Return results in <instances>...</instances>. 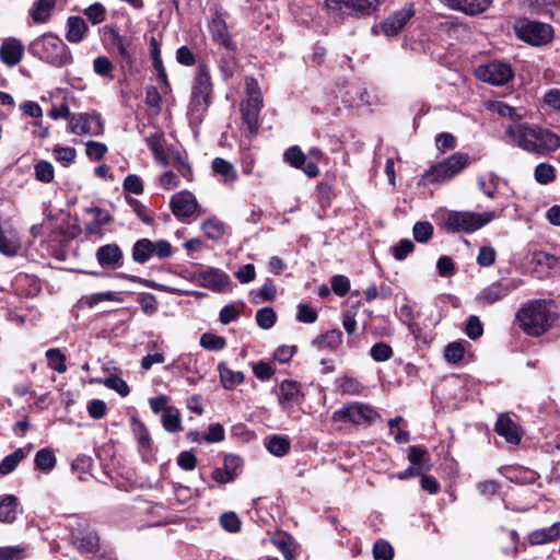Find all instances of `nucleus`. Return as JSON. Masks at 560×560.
<instances>
[{"label": "nucleus", "mask_w": 560, "mask_h": 560, "mask_svg": "<svg viewBox=\"0 0 560 560\" xmlns=\"http://www.w3.org/2000/svg\"><path fill=\"white\" fill-rule=\"evenodd\" d=\"M373 556L375 560H393V547L384 540H378L373 546Z\"/></svg>", "instance_id": "nucleus-62"}, {"label": "nucleus", "mask_w": 560, "mask_h": 560, "mask_svg": "<svg viewBox=\"0 0 560 560\" xmlns=\"http://www.w3.org/2000/svg\"><path fill=\"white\" fill-rule=\"evenodd\" d=\"M497 257L495 249L492 246H482L477 256V264L480 267H490L494 264Z\"/></svg>", "instance_id": "nucleus-64"}, {"label": "nucleus", "mask_w": 560, "mask_h": 560, "mask_svg": "<svg viewBox=\"0 0 560 560\" xmlns=\"http://www.w3.org/2000/svg\"><path fill=\"white\" fill-rule=\"evenodd\" d=\"M31 55L52 67L61 68L72 62V55L65 42L51 33L44 34L31 42Z\"/></svg>", "instance_id": "nucleus-3"}, {"label": "nucleus", "mask_w": 560, "mask_h": 560, "mask_svg": "<svg viewBox=\"0 0 560 560\" xmlns=\"http://www.w3.org/2000/svg\"><path fill=\"white\" fill-rule=\"evenodd\" d=\"M212 171L221 177L224 184H233L237 180L238 175L234 165L222 158H215L212 161Z\"/></svg>", "instance_id": "nucleus-29"}, {"label": "nucleus", "mask_w": 560, "mask_h": 560, "mask_svg": "<svg viewBox=\"0 0 560 560\" xmlns=\"http://www.w3.org/2000/svg\"><path fill=\"white\" fill-rule=\"evenodd\" d=\"M415 15L412 4L405 5L382 23V30L386 36H396Z\"/></svg>", "instance_id": "nucleus-16"}, {"label": "nucleus", "mask_w": 560, "mask_h": 560, "mask_svg": "<svg viewBox=\"0 0 560 560\" xmlns=\"http://www.w3.org/2000/svg\"><path fill=\"white\" fill-rule=\"evenodd\" d=\"M170 207L178 220L192 217L198 209V201L195 195L188 190H182L172 196Z\"/></svg>", "instance_id": "nucleus-13"}, {"label": "nucleus", "mask_w": 560, "mask_h": 560, "mask_svg": "<svg viewBox=\"0 0 560 560\" xmlns=\"http://www.w3.org/2000/svg\"><path fill=\"white\" fill-rule=\"evenodd\" d=\"M199 343L209 351H220L225 348L226 340L222 336L205 332L201 335Z\"/></svg>", "instance_id": "nucleus-47"}, {"label": "nucleus", "mask_w": 560, "mask_h": 560, "mask_svg": "<svg viewBox=\"0 0 560 560\" xmlns=\"http://www.w3.org/2000/svg\"><path fill=\"white\" fill-rule=\"evenodd\" d=\"M19 499L13 494H5L0 498V522L13 523L21 513Z\"/></svg>", "instance_id": "nucleus-25"}, {"label": "nucleus", "mask_w": 560, "mask_h": 560, "mask_svg": "<svg viewBox=\"0 0 560 560\" xmlns=\"http://www.w3.org/2000/svg\"><path fill=\"white\" fill-rule=\"evenodd\" d=\"M465 334L468 338L476 340L483 335V325L480 322L479 317L476 315H470L467 319Z\"/></svg>", "instance_id": "nucleus-57"}, {"label": "nucleus", "mask_w": 560, "mask_h": 560, "mask_svg": "<svg viewBox=\"0 0 560 560\" xmlns=\"http://www.w3.org/2000/svg\"><path fill=\"white\" fill-rule=\"evenodd\" d=\"M75 154V150L71 147L56 145L54 148L55 159L65 166H68L73 162Z\"/></svg>", "instance_id": "nucleus-59"}, {"label": "nucleus", "mask_w": 560, "mask_h": 560, "mask_svg": "<svg viewBox=\"0 0 560 560\" xmlns=\"http://www.w3.org/2000/svg\"><path fill=\"white\" fill-rule=\"evenodd\" d=\"M315 342L329 350H336L342 342V332L339 329H331L316 338Z\"/></svg>", "instance_id": "nucleus-42"}, {"label": "nucleus", "mask_w": 560, "mask_h": 560, "mask_svg": "<svg viewBox=\"0 0 560 560\" xmlns=\"http://www.w3.org/2000/svg\"><path fill=\"white\" fill-rule=\"evenodd\" d=\"M301 395L300 384L295 381H282L278 389V402L280 407L288 410L299 401Z\"/></svg>", "instance_id": "nucleus-22"}, {"label": "nucleus", "mask_w": 560, "mask_h": 560, "mask_svg": "<svg viewBox=\"0 0 560 560\" xmlns=\"http://www.w3.org/2000/svg\"><path fill=\"white\" fill-rule=\"evenodd\" d=\"M98 265L104 269H118L124 265V254L117 244L101 246L95 254Z\"/></svg>", "instance_id": "nucleus-17"}, {"label": "nucleus", "mask_w": 560, "mask_h": 560, "mask_svg": "<svg viewBox=\"0 0 560 560\" xmlns=\"http://www.w3.org/2000/svg\"><path fill=\"white\" fill-rule=\"evenodd\" d=\"M104 385L117 392L121 396H127L130 392L128 384L121 377L112 375L104 381Z\"/></svg>", "instance_id": "nucleus-63"}, {"label": "nucleus", "mask_w": 560, "mask_h": 560, "mask_svg": "<svg viewBox=\"0 0 560 560\" xmlns=\"http://www.w3.org/2000/svg\"><path fill=\"white\" fill-rule=\"evenodd\" d=\"M218 370L222 385L226 389H232L244 381V375L240 371L229 369L224 363H219Z\"/></svg>", "instance_id": "nucleus-35"}, {"label": "nucleus", "mask_w": 560, "mask_h": 560, "mask_svg": "<svg viewBox=\"0 0 560 560\" xmlns=\"http://www.w3.org/2000/svg\"><path fill=\"white\" fill-rule=\"evenodd\" d=\"M72 541L81 553H95L100 549L98 535L90 527L73 533Z\"/></svg>", "instance_id": "nucleus-19"}, {"label": "nucleus", "mask_w": 560, "mask_h": 560, "mask_svg": "<svg viewBox=\"0 0 560 560\" xmlns=\"http://www.w3.org/2000/svg\"><path fill=\"white\" fill-rule=\"evenodd\" d=\"M370 355L376 362H385L393 357V349L385 342H377L370 349Z\"/></svg>", "instance_id": "nucleus-56"}, {"label": "nucleus", "mask_w": 560, "mask_h": 560, "mask_svg": "<svg viewBox=\"0 0 560 560\" xmlns=\"http://www.w3.org/2000/svg\"><path fill=\"white\" fill-rule=\"evenodd\" d=\"M276 313L271 307H262L256 313L257 325L262 329H270L276 323Z\"/></svg>", "instance_id": "nucleus-55"}, {"label": "nucleus", "mask_w": 560, "mask_h": 560, "mask_svg": "<svg viewBox=\"0 0 560 560\" xmlns=\"http://www.w3.org/2000/svg\"><path fill=\"white\" fill-rule=\"evenodd\" d=\"M272 544L285 560H294L296 544L292 536L287 533H278L273 536Z\"/></svg>", "instance_id": "nucleus-30"}, {"label": "nucleus", "mask_w": 560, "mask_h": 560, "mask_svg": "<svg viewBox=\"0 0 560 560\" xmlns=\"http://www.w3.org/2000/svg\"><path fill=\"white\" fill-rule=\"evenodd\" d=\"M284 161L295 168H302L306 156L298 145L289 148L283 154Z\"/></svg>", "instance_id": "nucleus-54"}, {"label": "nucleus", "mask_w": 560, "mask_h": 560, "mask_svg": "<svg viewBox=\"0 0 560 560\" xmlns=\"http://www.w3.org/2000/svg\"><path fill=\"white\" fill-rule=\"evenodd\" d=\"M500 178L492 172L482 174L478 178V187L489 198H494Z\"/></svg>", "instance_id": "nucleus-38"}, {"label": "nucleus", "mask_w": 560, "mask_h": 560, "mask_svg": "<svg viewBox=\"0 0 560 560\" xmlns=\"http://www.w3.org/2000/svg\"><path fill=\"white\" fill-rule=\"evenodd\" d=\"M560 538V522L549 527L533 530L528 534V542L533 546L552 542Z\"/></svg>", "instance_id": "nucleus-27"}, {"label": "nucleus", "mask_w": 560, "mask_h": 560, "mask_svg": "<svg viewBox=\"0 0 560 560\" xmlns=\"http://www.w3.org/2000/svg\"><path fill=\"white\" fill-rule=\"evenodd\" d=\"M201 229L210 240H220L225 234V224L214 218L205 221Z\"/></svg>", "instance_id": "nucleus-46"}, {"label": "nucleus", "mask_w": 560, "mask_h": 560, "mask_svg": "<svg viewBox=\"0 0 560 560\" xmlns=\"http://www.w3.org/2000/svg\"><path fill=\"white\" fill-rule=\"evenodd\" d=\"M212 82L209 69L200 63L191 88V97L188 107L190 119L200 122L211 104Z\"/></svg>", "instance_id": "nucleus-4"}, {"label": "nucleus", "mask_w": 560, "mask_h": 560, "mask_svg": "<svg viewBox=\"0 0 560 560\" xmlns=\"http://www.w3.org/2000/svg\"><path fill=\"white\" fill-rule=\"evenodd\" d=\"M505 135L528 153L547 155L560 149V136L537 125L514 122L505 128Z\"/></svg>", "instance_id": "nucleus-1"}, {"label": "nucleus", "mask_w": 560, "mask_h": 560, "mask_svg": "<svg viewBox=\"0 0 560 560\" xmlns=\"http://www.w3.org/2000/svg\"><path fill=\"white\" fill-rule=\"evenodd\" d=\"M468 164V155L455 153L445 161L432 166L423 178L431 184L445 183L459 174Z\"/></svg>", "instance_id": "nucleus-7"}, {"label": "nucleus", "mask_w": 560, "mask_h": 560, "mask_svg": "<svg viewBox=\"0 0 560 560\" xmlns=\"http://www.w3.org/2000/svg\"><path fill=\"white\" fill-rule=\"evenodd\" d=\"M24 56V45L15 37L3 39L0 45V60L8 67L19 65Z\"/></svg>", "instance_id": "nucleus-18"}, {"label": "nucleus", "mask_w": 560, "mask_h": 560, "mask_svg": "<svg viewBox=\"0 0 560 560\" xmlns=\"http://www.w3.org/2000/svg\"><path fill=\"white\" fill-rule=\"evenodd\" d=\"M103 301L121 302L120 293L115 291L98 292L82 298V302L89 307H94Z\"/></svg>", "instance_id": "nucleus-44"}, {"label": "nucleus", "mask_w": 560, "mask_h": 560, "mask_svg": "<svg viewBox=\"0 0 560 560\" xmlns=\"http://www.w3.org/2000/svg\"><path fill=\"white\" fill-rule=\"evenodd\" d=\"M534 178L540 185H548L556 179V168L549 163H539L535 167Z\"/></svg>", "instance_id": "nucleus-45"}, {"label": "nucleus", "mask_w": 560, "mask_h": 560, "mask_svg": "<svg viewBox=\"0 0 560 560\" xmlns=\"http://www.w3.org/2000/svg\"><path fill=\"white\" fill-rule=\"evenodd\" d=\"M476 73L481 81L492 85H504L514 77L511 66L498 60L479 67Z\"/></svg>", "instance_id": "nucleus-12"}, {"label": "nucleus", "mask_w": 560, "mask_h": 560, "mask_svg": "<svg viewBox=\"0 0 560 560\" xmlns=\"http://www.w3.org/2000/svg\"><path fill=\"white\" fill-rule=\"evenodd\" d=\"M48 368L57 373H65L67 371L66 355L58 348L48 349L45 353Z\"/></svg>", "instance_id": "nucleus-41"}, {"label": "nucleus", "mask_w": 560, "mask_h": 560, "mask_svg": "<svg viewBox=\"0 0 560 560\" xmlns=\"http://www.w3.org/2000/svg\"><path fill=\"white\" fill-rule=\"evenodd\" d=\"M377 5L378 0H326L327 9L340 15H370Z\"/></svg>", "instance_id": "nucleus-11"}, {"label": "nucleus", "mask_w": 560, "mask_h": 560, "mask_svg": "<svg viewBox=\"0 0 560 560\" xmlns=\"http://www.w3.org/2000/svg\"><path fill=\"white\" fill-rule=\"evenodd\" d=\"M266 447L270 454L282 457L290 450V441L281 435H272L266 441Z\"/></svg>", "instance_id": "nucleus-40"}, {"label": "nucleus", "mask_w": 560, "mask_h": 560, "mask_svg": "<svg viewBox=\"0 0 560 560\" xmlns=\"http://www.w3.org/2000/svg\"><path fill=\"white\" fill-rule=\"evenodd\" d=\"M335 385L341 395L357 396L360 395L364 389V386L361 384V382L349 375H343L337 378L335 381Z\"/></svg>", "instance_id": "nucleus-33"}, {"label": "nucleus", "mask_w": 560, "mask_h": 560, "mask_svg": "<svg viewBox=\"0 0 560 560\" xmlns=\"http://www.w3.org/2000/svg\"><path fill=\"white\" fill-rule=\"evenodd\" d=\"M68 31L66 34L70 43H80L88 31L86 23L80 16H70L67 22Z\"/></svg>", "instance_id": "nucleus-31"}, {"label": "nucleus", "mask_w": 560, "mask_h": 560, "mask_svg": "<svg viewBox=\"0 0 560 560\" xmlns=\"http://www.w3.org/2000/svg\"><path fill=\"white\" fill-rule=\"evenodd\" d=\"M201 283L215 292H222L230 285V277L220 269L208 268L199 275Z\"/></svg>", "instance_id": "nucleus-21"}, {"label": "nucleus", "mask_w": 560, "mask_h": 560, "mask_svg": "<svg viewBox=\"0 0 560 560\" xmlns=\"http://www.w3.org/2000/svg\"><path fill=\"white\" fill-rule=\"evenodd\" d=\"M241 168L242 173L246 176L252 175L254 173V167L256 164V158L250 152L248 148H242L241 150Z\"/></svg>", "instance_id": "nucleus-61"}, {"label": "nucleus", "mask_w": 560, "mask_h": 560, "mask_svg": "<svg viewBox=\"0 0 560 560\" xmlns=\"http://www.w3.org/2000/svg\"><path fill=\"white\" fill-rule=\"evenodd\" d=\"M509 478L514 482L528 485L535 482L538 478V475L532 469L520 467L510 470Z\"/></svg>", "instance_id": "nucleus-48"}, {"label": "nucleus", "mask_w": 560, "mask_h": 560, "mask_svg": "<svg viewBox=\"0 0 560 560\" xmlns=\"http://www.w3.org/2000/svg\"><path fill=\"white\" fill-rule=\"evenodd\" d=\"M209 28L214 43L222 46L228 51L235 49V44L230 36L226 23L219 13H215L212 18Z\"/></svg>", "instance_id": "nucleus-20"}, {"label": "nucleus", "mask_w": 560, "mask_h": 560, "mask_svg": "<svg viewBox=\"0 0 560 560\" xmlns=\"http://www.w3.org/2000/svg\"><path fill=\"white\" fill-rule=\"evenodd\" d=\"M261 107L262 102H257V98L245 100L241 104L242 119L248 137H254L258 132Z\"/></svg>", "instance_id": "nucleus-15"}, {"label": "nucleus", "mask_w": 560, "mask_h": 560, "mask_svg": "<svg viewBox=\"0 0 560 560\" xmlns=\"http://www.w3.org/2000/svg\"><path fill=\"white\" fill-rule=\"evenodd\" d=\"M495 218V212L485 211H447L443 217L442 228L452 233H474Z\"/></svg>", "instance_id": "nucleus-5"}, {"label": "nucleus", "mask_w": 560, "mask_h": 560, "mask_svg": "<svg viewBox=\"0 0 560 560\" xmlns=\"http://www.w3.org/2000/svg\"><path fill=\"white\" fill-rule=\"evenodd\" d=\"M163 428L168 432H178L182 430L180 412L176 407L171 406L162 415Z\"/></svg>", "instance_id": "nucleus-37"}, {"label": "nucleus", "mask_w": 560, "mask_h": 560, "mask_svg": "<svg viewBox=\"0 0 560 560\" xmlns=\"http://www.w3.org/2000/svg\"><path fill=\"white\" fill-rule=\"evenodd\" d=\"M523 284L521 279H510L493 282L483 288L476 296L480 305H491L508 296Z\"/></svg>", "instance_id": "nucleus-10"}, {"label": "nucleus", "mask_w": 560, "mask_h": 560, "mask_svg": "<svg viewBox=\"0 0 560 560\" xmlns=\"http://www.w3.org/2000/svg\"><path fill=\"white\" fill-rule=\"evenodd\" d=\"M55 4L56 0H35L28 14L34 23H46L51 16Z\"/></svg>", "instance_id": "nucleus-28"}, {"label": "nucleus", "mask_w": 560, "mask_h": 560, "mask_svg": "<svg viewBox=\"0 0 560 560\" xmlns=\"http://www.w3.org/2000/svg\"><path fill=\"white\" fill-rule=\"evenodd\" d=\"M35 465L42 470H51L56 466V456L48 448H42L35 456Z\"/></svg>", "instance_id": "nucleus-51"}, {"label": "nucleus", "mask_w": 560, "mask_h": 560, "mask_svg": "<svg viewBox=\"0 0 560 560\" xmlns=\"http://www.w3.org/2000/svg\"><path fill=\"white\" fill-rule=\"evenodd\" d=\"M69 127L75 135L97 136L103 132V124L97 115H73L70 117Z\"/></svg>", "instance_id": "nucleus-14"}, {"label": "nucleus", "mask_w": 560, "mask_h": 560, "mask_svg": "<svg viewBox=\"0 0 560 560\" xmlns=\"http://www.w3.org/2000/svg\"><path fill=\"white\" fill-rule=\"evenodd\" d=\"M145 142L156 162L164 167L168 166L170 162L163 148V137L160 133H154L147 137Z\"/></svg>", "instance_id": "nucleus-34"}, {"label": "nucleus", "mask_w": 560, "mask_h": 560, "mask_svg": "<svg viewBox=\"0 0 560 560\" xmlns=\"http://www.w3.org/2000/svg\"><path fill=\"white\" fill-rule=\"evenodd\" d=\"M35 178L42 183H51L55 178V170L50 162L39 161L34 166Z\"/></svg>", "instance_id": "nucleus-49"}, {"label": "nucleus", "mask_w": 560, "mask_h": 560, "mask_svg": "<svg viewBox=\"0 0 560 560\" xmlns=\"http://www.w3.org/2000/svg\"><path fill=\"white\" fill-rule=\"evenodd\" d=\"M532 262L556 275L560 272V257L539 250L533 254Z\"/></svg>", "instance_id": "nucleus-32"}, {"label": "nucleus", "mask_w": 560, "mask_h": 560, "mask_svg": "<svg viewBox=\"0 0 560 560\" xmlns=\"http://www.w3.org/2000/svg\"><path fill=\"white\" fill-rule=\"evenodd\" d=\"M109 45L113 50H116L121 60L130 63L132 61V40L121 36L117 31L110 30Z\"/></svg>", "instance_id": "nucleus-26"}, {"label": "nucleus", "mask_w": 560, "mask_h": 560, "mask_svg": "<svg viewBox=\"0 0 560 560\" xmlns=\"http://www.w3.org/2000/svg\"><path fill=\"white\" fill-rule=\"evenodd\" d=\"M466 345H468L465 340L453 341L445 348L444 358L450 363H458L463 360L464 354L466 352Z\"/></svg>", "instance_id": "nucleus-43"}, {"label": "nucleus", "mask_w": 560, "mask_h": 560, "mask_svg": "<svg viewBox=\"0 0 560 560\" xmlns=\"http://www.w3.org/2000/svg\"><path fill=\"white\" fill-rule=\"evenodd\" d=\"M24 546L0 547V560H22L25 557Z\"/></svg>", "instance_id": "nucleus-60"}, {"label": "nucleus", "mask_w": 560, "mask_h": 560, "mask_svg": "<svg viewBox=\"0 0 560 560\" xmlns=\"http://www.w3.org/2000/svg\"><path fill=\"white\" fill-rule=\"evenodd\" d=\"M221 526L229 533H237L241 529V520L234 512H226L220 516Z\"/></svg>", "instance_id": "nucleus-58"}, {"label": "nucleus", "mask_w": 560, "mask_h": 560, "mask_svg": "<svg viewBox=\"0 0 560 560\" xmlns=\"http://www.w3.org/2000/svg\"><path fill=\"white\" fill-rule=\"evenodd\" d=\"M27 451L25 448H18L12 454L5 456L0 464L1 475H8L12 472L21 460L25 458Z\"/></svg>", "instance_id": "nucleus-39"}, {"label": "nucleus", "mask_w": 560, "mask_h": 560, "mask_svg": "<svg viewBox=\"0 0 560 560\" xmlns=\"http://www.w3.org/2000/svg\"><path fill=\"white\" fill-rule=\"evenodd\" d=\"M173 249L170 242L160 240L156 242L149 238H141L133 244L132 259L138 264H144L152 257L167 258L172 256Z\"/></svg>", "instance_id": "nucleus-9"}, {"label": "nucleus", "mask_w": 560, "mask_h": 560, "mask_svg": "<svg viewBox=\"0 0 560 560\" xmlns=\"http://www.w3.org/2000/svg\"><path fill=\"white\" fill-rule=\"evenodd\" d=\"M450 8L462 11L468 15H476L485 12L492 3V0H442Z\"/></svg>", "instance_id": "nucleus-24"}, {"label": "nucleus", "mask_w": 560, "mask_h": 560, "mask_svg": "<svg viewBox=\"0 0 560 560\" xmlns=\"http://www.w3.org/2000/svg\"><path fill=\"white\" fill-rule=\"evenodd\" d=\"M131 429H132L135 436L138 440V443L142 447H149L151 438H150V433H149L148 429L145 428L144 423L136 418H132Z\"/></svg>", "instance_id": "nucleus-52"}, {"label": "nucleus", "mask_w": 560, "mask_h": 560, "mask_svg": "<svg viewBox=\"0 0 560 560\" xmlns=\"http://www.w3.org/2000/svg\"><path fill=\"white\" fill-rule=\"evenodd\" d=\"M489 109L502 117H509L517 122L525 116V110L523 108H514L501 101L490 103Z\"/></svg>", "instance_id": "nucleus-36"}, {"label": "nucleus", "mask_w": 560, "mask_h": 560, "mask_svg": "<svg viewBox=\"0 0 560 560\" xmlns=\"http://www.w3.org/2000/svg\"><path fill=\"white\" fill-rule=\"evenodd\" d=\"M494 430L511 444H517L521 441L518 425L506 415L499 416Z\"/></svg>", "instance_id": "nucleus-23"}, {"label": "nucleus", "mask_w": 560, "mask_h": 560, "mask_svg": "<svg viewBox=\"0 0 560 560\" xmlns=\"http://www.w3.org/2000/svg\"><path fill=\"white\" fill-rule=\"evenodd\" d=\"M277 289L271 281H266L260 288L259 292H252V302L259 304L265 301H272L276 298Z\"/></svg>", "instance_id": "nucleus-50"}, {"label": "nucleus", "mask_w": 560, "mask_h": 560, "mask_svg": "<svg viewBox=\"0 0 560 560\" xmlns=\"http://www.w3.org/2000/svg\"><path fill=\"white\" fill-rule=\"evenodd\" d=\"M413 238L418 243H427L433 234V225L428 221L417 222L412 230Z\"/></svg>", "instance_id": "nucleus-53"}, {"label": "nucleus", "mask_w": 560, "mask_h": 560, "mask_svg": "<svg viewBox=\"0 0 560 560\" xmlns=\"http://www.w3.org/2000/svg\"><path fill=\"white\" fill-rule=\"evenodd\" d=\"M551 308V302L529 301L516 312L515 322L525 334L540 336L552 326L556 319Z\"/></svg>", "instance_id": "nucleus-2"}, {"label": "nucleus", "mask_w": 560, "mask_h": 560, "mask_svg": "<svg viewBox=\"0 0 560 560\" xmlns=\"http://www.w3.org/2000/svg\"><path fill=\"white\" fill-rule=\"evenodd\" d=\"M516 36L532 45L544 46L550 43L553 38V28L551 25L528 19H521L514 24Z\"/></svg>", "instance_id": "nucleus-6"}, {"label": "nucleus", "mask_w": 560, "mask_h": 560, "mask_svg": "<svg viewBox=\"0 0 560 560\" xmlns=\"http://www.w3.org/2000/svg\"><path fill=\"white\" fill-rule=\"evenodd\" d=\"M381 416L370 405L351 402L332 413V421L352 423L354 425L371 424Z\"/></svg>", "instance_id": "nucleus-8"}]
</instances>
